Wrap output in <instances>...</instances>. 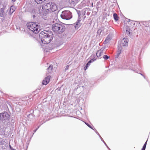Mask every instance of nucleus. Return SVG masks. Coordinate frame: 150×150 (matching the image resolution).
<instances>
[{
	"label": "nucleus",
	"instance_id": "1",
	"mask_svg": "<svg viewBox=\"0 0 150 150\" xmlns=\"http://www.w3.org/2000/svg\"><path fill=\"white\" fill-rule=\"evenodd\" d=\"M57 8V6L54 3L49 2L43 5L42 9L39 10L40 13V14L46 15L49 12L56 11Z\"/></svg>",
	"mask_w": 150,
	"mask_h": 150
},
{
	"label": "nucleus",
	"instance_id": "38",
	"mask_svg": "<svg viewBox=\"0 0 150 150\" xmlns=\"http://www.w3.org/2000/svg\"><path fill=\"white\" fill-rule=\"evenodd\" d=\"M133 24L134 25H135V23H133Z\"/></svg>",
	"mask_w": 150,
	"mask_h": 150
},
{
	"label": "nucleus",
	"instance_id": "8",
	"mask_svg": "<svg viewBox=\"0 0 150 150\" xmlns=\"http://www.w3.org/2000/svg\"><path fill=\"white\" fill-rule=\"evenodd\" d=\"M9 117V115L6 112L0 113V120L6 121L8 120Z\"/></svg>",
	"mask_w": 150,
	"mask_h": 150
},
{
	"label": "nucleus",
	"instance_id": "2",
	"mask_svg": "<svg viewBox=\"0 0 150 150\" xmlns=\"http://www.w3.org/2000/svg\"><path fill=\"white\" fill-rule=\"evenodd\" d=\"M53 35L50 31L44 30L42 31L39 34L40 40L42 44H48L52 40Z\"/></svg>",
	"mask_w": 150,
	"mask_h": 150
},
{
	"label": "nucleus",
	"instance_id": "19",
	"mask_svg": "<svg viewBox=\"0 0 150 150\" xmlns=\"http://www.w3.org/2000/svg\"><path fill=\"white\" fill-rule=\"evenodd\" d=\"M35 1L38 4H41L45 0H35Z\"/></svg>",
	"mask_w": 150,
	"mask_h": 150
},
{
	"label": "nucleus",
	"instance_id": "6",
	"mask_svg": "<svg viewBox=\"0 0 150 150\" xmlns=\"http://www.w3.org/2000/svg\"><path fill=\"white\" fill-rule=\"evenodd\" d=\"M113 29L108 23L106 25L102 26L100 29L98 31V33L100 35H103L105 33H106L108 31H110Z\"/></svg>",
	"mask_w": 150,
	"mask_h": 150
},
{
	"label": "nucleus",
	"instance_id": "16",
	"mask_svg": "<svg viewBox=\"0 0 150 150\" xmlns=\"http://www.w3.org/2000/svg\"><path fill=\"white\" fill-rule=\"evenodd\" d=\"M28 101H26V100H21L20 102H19V105H27V104H28Z\"/></svg>",
	"mask_w": 150,
	"mask_h": 150
},
{
	"label": "nucleus",
	"instance_id": "7",
	"mask_svg": "<svg viewBox=\"0 0 150 150\" xmlns=\"http://www.w3.org/2000/svg\"><path fill=\"white\" fill-rule=\"evenodd\" d=\"M71 13L69 11H63L61 15V17L63 19L69 20L72 18Z\"/></svg>",
	"mask_w": 150,
	"mask_h": 150
},
{
	"label": "nucleus",
	"instance_id": "18",
	"mask_svg": "<svg viewBox=\"0 0 150 150\" xmlns=\"http://www.w3.org/2000/svg\"><path fill=\"white\" fill-rule=\"evenodd\" d=\"M70 3L74 4L77 3L78 0H68Z\"/></svg>",
	"mask_w": 150,
	"mask_h": 150
},
{
	"label": "nucleus",
	"instance_id": "39",
	"mask_svg": "<svg viewBox=\"0 0 150 150\" xmlns=\"http://www.w3.org/2000/svg\"><path fill=\"white\" fill-rule=\"evenodd\" d=\"M33 17H34L35 16V15H33Z\"/></svg>",
	"mask_w": 150,
	"mask_h": 150
},
{
	"label": "nucleus",
	"instance_id": "14",
	"mask_svg": "<svg viewBox=\"0 0 150 150\" xmlns=\"http://www.w3.org/2000/svg\"><path fill=\"white\" fill-rule=\"evenodd\" d=\"M111 40V37L110 36H108L106 38L105 40L104 41L103 43L104 44L108 43Z\"/></svg>",
	"mask_w": 150,
	"mask_h": 150
},
{
	"label": "nucleus",
	"instance_id": "34",
	"mask_svg": "<svg viewBox=\"0 0 150 150\" xmlns=\"http://www.w3.org/2000/svg\"><path fill=\"white\" fill-rule=\"evenodd\" d=\"M69 67V66L68 65H67V67H66V68L65 69H68V68Z\"/></svg>",
	"mask_w": 150,
	"mask_h": 150
},
{
	"label": "nucleus",
	"instance_id": "4",
	"mask_svg": "<svg viewBox=\"0 0 150 150\" xmlns=\"http://www.w3.org/2000/svg\"><path fill=\"white\" fill-rule=\"evenodd\" d=\"M26 25L30 30L35 34L38 33L40 30L39 26L36 22H29Z\"/></svg>",
	"mask_w": 150,
	"mask_h": 150
},
{
	"label": "nucleus",
	"instance_id": "21",
	"mask_svg": "<svg viewBox=\"0 0 150 150\" xmlns=\"http://www.w3.org/2000/svg\"><path fill=\"white\" fill-rule=\"evenodd\" d=\"M113 17L114 19L116 21H117L118 20V17L116 13H115L113 14Z\"/></svg>",
	"mask_w": 150,
	"mask_h": 150
},
{
	"label": "nucleus",
	"instance_id": "3",
	"mask_svg": "<svg viewBox=\"0 0 150 150\" xmlns=\"http://www.w3.org/2000/svg\"><path fill=\"white\" fill-rule=\"evenodd\" d=\"M128 41L129 40L128 39L124 38L121 40L120 43L118 44L117 54L115 56L116 58H117L119 57L120 54L125 49L126 47L128 46Z\"/></svg>",
	"mask_w": 150,
	"mask_h": 150
},
{
	"label": "nucleus",
	"instance_id": "33",
	"mask_svg": "<svg viewBox=\"0 0 150 150\" xmlns=\"http://www.w3.org/2000/svg\"><path fill=\"white\" fill-rule=\"evenodd\" d=\"M103 142L104 143V144H105V145L107 146V147L108 148V146H107L106 144V143L104 141H103Z\"/></svg>",
	"mask_w": 150,
	"mask_h": 150
},
{
	"label": "nucleus",
	"instance_id": "10",
	"mask_svg": "<svg viewBox=\"0 0 150 150\" xmlns=\"http://www.w3.org/2000/svg\"><path fill=\"white\" fill-rule=\"evenodd\" d=\"M47 76L45 78L42 82V83L43 85H46L50 81V76L47 75Z\"/></svg>",
	"mask_w": 150,
	"mask_h": 150
},
{
	"label": "nucleus",
	"instance_id": "23",
	"mask_svg": "<svg viewBox=\"0 0 150 150\" xmlns=\"http://www.w3.org/2000/svg\"><path fill=\"white\" fill-rule=\"evenodd\" d=\"M96 60V59H93L91 60H90L88 63L90 65V63Z\"/></svg>",
	"mask_w": 150,
	"mask_h": 150
},
{
	"label": "nucleus",
	"instance_id": "17",
	"mask_svg": "<svg viewBox=\"0 0 150 150\" xmlns=\"http://www.w3.org/2000/svg\"><path fill=\"white\" fill-rule=\"evenodd\" d=\"M16 9V7L14 6H12L10 8L9 11L10 14H12L15 11Z\"/></svg>",
	"mask_w": 150,
	"mask_h": 150
},
{
	"label": "nucleus",
	"instance_id": "12",
	"mask_svg": "<svg viewBox=\"0 0 150 150\" xmlns=\"http://www.w3.org/2000/svg\"><path fill=\"white\" fill-rule=\"evenodd\" d=\"M81 20H78L75 24L74 27L76 29H78L81 25Z\"/></svg>",
	"mask_w": 150,
	"mask_h": 150
},
{
	"label": "nucleus",
	"instance_id": "42",
	"mask_svg": "<svg viewBox=\"0 0 150 150\" xmlns=\"http://www.w3.org/2000/svg\"><path fill=\"white\" fill-rule=\"evenodd\" d=\"M93 4H92V6H93Z\"/></svg>",
	"mask_w": 150,
	"mask_h": 150
},
{
	"label": "nucleus",
	"instance_id": "35",
	"mask_svg": "<svg viewBox=\"0 0 150 150\" xmlns=\"http://www.w3.org/2000/svg\"><path fill=\"white\" fill-rule=\"evenodd\" d=\"M100 4V1L98 2L97 3V5H98V4Z\"/></svg>",
	"mask_w": 150,
	"mask_h": 150
},
{
	"label": "nucleus",
	"instance_id": "31",
	"mask_svg": "<svg viewBox=\"0 0 150 150\" xmlns=\"http://www.w3.org/2000/svg\"><path fill=\"white\" fill-rule=\"evenodd\" d=\"M90 65V64L88 63L86 64V66L88 67Z\"/></svg>",
	"mask_w": 150,
	"mask_h": 150
},
{
	"label": "nucleus",
	"instance_id": "36",
	"mask_svg": "<svg viewBox=\"0 0 150 150\" xmlns=\"http://www.w3.org/2000/svg\"><path fill=\"white\" fill-rule=\"evenodd\" d=\"M140 74H141V75H142V76H143L144 77V78H145V77L144 76V75L142 74H141V73H140Z\"/></svg>",
	"mask_w": 150,
	"mask_h": 150
},
{
	"label": "nucleus",
	"instance_id": "29",
	"mask_svg": "<svg viewBox=\"0 0 150 150\" xmlns=\"http://www.w3.org/2000/svg\"><path fill=\"white\" fill-rule=\"evenodd\" d=\"M146 147H144V146H143L142 148V150H145L146 149Z\"/></svg>",
	"mask_w": 150,
	"mask_h": 150
},
{
	"label": "nucleus",
	"instance_id": "20",
	"mask_svg": "<svg viewBox=\"0 0 150 150\" xmlns=\"http://www.w3.org/2000/svg\"><path fill=\"white\" fill-rule=\"evenodd\" d=\"M20 105H19V103H18V105H17L16 107V111L17 112H20L21 111V108L19 107V106Z\"/></svg>",
	"mask_w": 150,
	"mask_h": 150
},
{
	"label": "nucleus",
	"instance_id": "32",
	"mask_svg": "<svg viewBox=\"0 0 150 150\" xmlns=\"http://www.w3.org/2000/svg\"><path fill=\"white\" fill-rule=\"evenodd\" d=\"M100 138L101 140V141H102L103 142V141H104L103 139L100 136Z\"/></svg>",
	"mask_w": 150,
	"mask_h": 150
},
{
	"label": "nucleus",
	"instance_id": "25",
	"mask_svg": "<svg viewBox=\"0 0 150 150\" xmlns=\"http://www.w3.org/2000/svg\"><path fill=\"white\" fill-rule=\"evenodd\" d=\"M94 130L96 132V133L98 134V135L100 137V135L99 133L97 132V130L95 129H94Z\"/></svg>",
	"mask_w": 150,
	"mask_h": 150
},
{
	"label": "nucleus",
	"instance_id": "9",
	"mask_svg": "<svg viewBox=\"0 0 150 150\" xmlns=\"http://www.w3.org/2000/svg\"><path fill=\"white\" fill-rule=\"evenodd\" d=\"M104 49V47H102L100 50H98L96 54V56L98 57L101 58L100 57L103 55Z\"/></svg>",
	"mask_w": 150,
	"mask_h": 150
},
{
	"label": "nucleus",
	"instance_id": "15",
	"mask_svg": "<svg viewBox=\"0 0 150 150\" xmlns=\"http://www.w3.org/2000/svg\"><path fill=\"white\" fill-rule=\"evenodd\" d=\"M5 8L3 7L0 9V16L1 17H4V16L5 13L4 12V10H5Z\"/></svg>",
	"mask_w": 150,
	"mask_h": 150
},
{
	"label": "nucleus",
	"instance_id": "11",
	"mask_svg": "<svg viewBox=\"0 0 150 150\" xmlns=\"http://www.w3.org/2000/svg\"><path fill=\"white\" fill-rule=\"evenodd\" d=\"M53 69V65H50L47 69V71H46L47 75H49V74L51 73L52 72Z\"/></svg>",
	"mask_w": 150,
	"mask_h": 150
},
{
	"label": "nucleus",
	"instance_id": "22",
	"mask_svg": "<svg viewBox=\"0 0 150 150\" xmlns=\"http://www.w3.org/2000/svg\"><path fill=\"white\" fill-rule=\"evenodd\" d=\"M109 57L107 55H104L103 57L105 60H107L109 58Z\"/></svg>",
	"mask_w": 150,
	"mask_h": 150
},
{
	"label": "nucleus",
	"instance_id": "5",
	"mask_svg": "<svg viewBox=\"0 0 150 150\" xmlns=\"http://www.w3.org/2000/svg\"><path fill=\"white\" fill-rule=\"evenodd\" d=\"M52 28L55 33L60 34L64 31L65 28L64 25L61 24L55 23L52 25Z\"/></svg>",
	"mask_w": 150,
	"mask_h": 150
},
{
	"label": "nucleus",
	"instance_id": "37",
	"mask_svg": "<svg viewBox=\"0 0 150 150\" xmlns=\"http://www.w3.org/2000/svg\"><path fill=\"white\" fill-rule=\"evenodd\" d=\"M16 1V0H12V1L13 2H14V1Z\"/></svg>",
	"mask_w": 150,
	"mask_h": 150
},
{
	"label": "nucleus",
	"instance_id": "28",
	"mask_svg": "<svg viewBox=\"0 0 150 150\" xmlns=\"http://www.w3.org/2000/svg\"><path fill=\"white\" fill-rule=\"evenodd\" d=\"M88 68V67H87L85 66L84 68V70L85 71Z\"/></svg>",
	"mask_w": 150,
	"mask_h": 150
},
{
	"label": "nucleus",
	"instance_id": "27",
	"mask_svg": "<svg viewBox=\"0 0 150 150\" xmlns=\"http://www.w3.org/2000/svg\"><path fill=\"white\" fill-rule=\"evenodd\" d=\"M88 68V67H87L85 66L84 68V70L85 71Z\"/></svg>",
	"mask_w": 150,
	"mask_h": 150
},
{
	"label": "nucleus",
	"instance_id": "41",
	"mask_svg": "<svg viewBox=\"0 0 150 150\" xmlns=\"http://www.w3.org/2000/svg\"><path fill=\"white\" fill-rule=\"evenodd\" d=\"M30 101H31V99L30 98Z\"/></svg>",
	"mask_w": 150,
	"mask_h": 150
},
{
	"label": "nucleus",
	"instance_id": "30",
	"mask_svg": "<svg viewBox=\"0 0 150 150\" xmlns=\"http://www.w3.org/2000/svg\"><path fill=\"white\" fill-rule=\"evenodd\" d=\"M40 127V126H39L38 127L35 129V130L34 131V132H35L36 131L38 130V129L39 128V127Z\"/></svg>",
	"mask_w": 150,
	"mask_h": 150
},
{
	"label": "nucleus",
	"instance_id": "43",
	"mask_svg": "<svg viewBox=\"0 0 150 150\" xmlns=\"http://www.w3.org/2000/svg\"><path fill=\"white\" fill-rule=\"evenodd\" d=\"M108 149H110V148H109L108 147Z\"/></svg>",
	"mask_w": 150,
	"mask_h": 150
},
{
	"label": "nucleus",
	"instance_id": "24",
	"mask_svg": "<svg viewBox=\"0 0 150 150\" xmlns=\"http://www.w3.org/2000/svg\"><path fill=\"white\" fill-rule=\"evenodd\" d=\"M84 123L87 125L90 128H91V129H92L94 130V129L90 125L88 124V123H87L86 122H84Z\"/></svg>",
	"mask_w": 150,
	"mask_h": 150
},
{
	"label": "nucleus",
	"instance_id": "13",
	"mask_svg": "<svg viewBox=\"0 0 150 150\" xmlns=\"http://www.w3.org/2000/svg\"><path fill=\"white\" fill-rule=\"evenodd\" d=\"M81 20H78L75 24L74 27L76 29H78L81 25Z\"/></svg>",
	"mask_w": 150,
	"mask_h": 150
},
{
	"label": "nucleus",
	"instance_id": "40",
	"mask_svg": "<svg viewBox=\"0 0 150 150\" xmlns=\"http://www.w3.org/2000/svg\"><path fill=\"white\" fill-rule=\"evenodd\" d=\"M41 45H42V46H43L42 45V44H41Z\"/></svg>",
	"mask_w": 150,
	"mask_h": 150
},
{
	"label": "nucleus",
	"instance_id": "26",
	"mask_svg": "<svg viewBox=\"0 0 150 150\" xmlns=\"http://www.w3.org/2000/svg\"><path fill=\"white\" fill-rule=\"evenodd\" d=\"M147 141V140L146 141V142H145V144H144V145L143 146H144V147H146Z\"/></svg>",
	"mask_w": 150,
	"mask_h": 150
}]
</instances>
